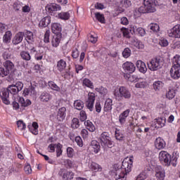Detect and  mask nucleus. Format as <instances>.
<instances>
[{"mask_svg": "<svg viewBox=\"0 0 180 180\" xmlns=\"http://www.w3.org/2000/svg\"><path fill=\"white\" fill-rule=\"evenodd\" d=\"M17 126L18 127H20L21 130H25L26 129V124H25V122H23L22 120L17 122Z\"/></svg>", "mask_w": 180, "mask_h": 180, "instance_id": "nucleus-53", "label": "nucleus"}, {"mask_svg": "<svg viewBox=\"0 0 180 180\" xmlns=\"http://www.w3.org/2000/svg\"><path fill=\"white\" fill-rule=\"evenodd\" d=\"M23 89V83L18 82L15 84H11L6 89H2L0 91V98L5 105H11V98L9 94L11 95H17Z\"/></svg>", "mask_w": 180, "mask_h": 180, "instance_id": "nucleus-1", "label": "nucleus"}, {"mask_svg": "<svg viewBox=\"0 0 180 180\" xmlns=\"http://www.w3.org/2000/svg\"><path fill=\"white\" fill-rule=\"evenodd\" d=\"M59 175L63 176V180H71L74 178V173L72 172H66L65 169H60Z\"/></svg>", "mask_w": 180, "mask_h": 180, "instance_id": "nucleus-12", "label": "nucleus"}, {"mask_svg": "<svg viewBox=\"0 0 180 180\" xmlns=\"http://www.w3.org/2000/svg\"><path fill=\"white\" fill-rule=\"evenodd\" d=\"M65 67H67V63H65V60L61 59L58 62L57 68L58 71H60V72L61 71H64Z\"/></svg>", "mask_w": 180, "mask_h": 180, "instance_id": "nucleus-30", "label": "nucleus"}, {"mask_svg": "<svg viewBox=\"0 0 180 180\" xmlns=\"http://www.w3.org/2000/svg\"><path fill=\"white\" fill-rule=\"evenodd\" d=\"M114 96L116 101L120 102V101H123V98H124V99H130V98H131V93H130V91H129L127 88L120 86L119 89L114 91Z\"/></svg>", "mask_w": 180, "mask_h": 180, "instance_id": "nucleus-2", "label": "nucleus"}, {"mask_svg": "<svg viewBox=\"0 0 180 180\" xmlns=\"http://www.w3.org/2000/svg\"><path fill=\"white\" fill-rule=\"evenodd\" d=\"M121 32H122L124 37H127V39H130V32H129V29L122 27L121 29Z\"/></svg>", "mask_w": 180, "mask_h": 180, "instance_id": "nucleus-47", "label": "nucleus"}, {"mask_svg": "<svg viewBox=\"0 0 180 180\" xmlns=\"http://www.w3.org/2000/svg\"><path fill=\"white\" fill-rule=\"evenodd\" d=\"M131 54V50L130 48H125L122 52V56L124 58H129V56Z\"/></svg>", "mask_w": 180, "mask_h": 180, "instance_id": "nucleus-42", "label": "nucleus"}, {"mask_svg": "<svg viewBox=\"0 0 180 180\" xmlns=\"http://www.w3.org/2000/svg\"><path fill=\"white\" fill-rule=\"evenodd\" d=\"M112 171L113 172H115V176L124 178L125 174H124V172L122 169V166H119L118 165H115Z\"/></svg>", "mask_w": 180, "mask_h": 180, "instance_id": "nucleus-16", "label": "nucleus"}, {"mask_svg": "<svg viewBox=\"0 0 180 180\" xmlns=\"http://www.w3.org/2000/svg\"><path fill=\"white\" fill-rule=\"evenodd\" d=\"M0 76L1 77H8L7 78V81L11 82V81L13 80V77H12V74L8 71L6 67L0 68Z\"/></svg>", "mask_w": 180, "mask_h": 180, "instance_id": "nucleus-13", "label": "nucleus"}, {"mask_svg": "<svg viewBox=\"0 0 180 180\" xmlns=\"http://www.w3.org/2000/svg\"><path fill=\"white\" fill-rule=\"evenodd\" d=\"M155 4V0H143V6Z\"/></svg>", "mask_w": 180, "mask_h": 180, "instance_id": "nucleus-57", "label": "nucleus"}, {"mask_svg": "<svg viewBox=\"0 0 180 180\" xmlns=\"http://www.w3.org/2000/svg\"><path fill=\"white\" fill-rule=\"evenodd\" d=\"M166 120H167L165 119V117H162V118L155 119V122L158 123V124H159L160 127H164L167 122Z\"/></svg>", "mask_w": 180, "mask_h": 180, "instance_id": "nucleus-39", "label": "nucleus"}, {"mask_svg": "<svg viewBox=\"0 0 180 180\" xmlns=\"http://www.w3.org/2000/svg\"><path fill=\"white\" fill-rule=\"evenodd\" d=\"M146 85H147L146 82H139L136 84L135 86L136 88H146Z\"/></svg>", "mask_w": 180, "mask_h": 180, "instance_id": "nucleus-61", "label": "nucleus"}, {"mask_svg": "<svg viewBox=\"0 0 180 180\" xmlns=\"http://www.w3.org/2000/svg\"><path fill=\"white\" fill-rule=\"evenodd\" d=\"M24 37H25V32H20L17 33L12 40L13 44L16 46L17 44L22 43Z\"/></svg>", "mask_w": 180, "mask_h": 180, "instance_id": "nucleus-14", "label": "nucleus"}, {"mask_svg": "<svg viewBox=\"0 0 180 180\" xmlns=\"http://www.w3.org/2000/svg\"><path fill=\"white\" fill-rule=\"evenodd\" d=\"M102 147H108V148H112L115 147V143L112 141V138L109 140L105 142L104 145H101Z\"/></svg>", "mask_w": 180, "mask_h": 180, "instance_id": "nucleus-44", "label": "nucleus"}, {"mask_svg": "<svg viewBox=\"0 0 180 180\" xmlns=\"http://www.w3.org/2000/svg\"><path fill=\"white\" fill-rule=\"evenodd\" d=\"M162 86H164V83L161 81H156L153 83L155 91H160Z\"/></svg>", "mask_w": 180, "mask_h": 180, "instance_id": "nucleus-36", "label": "nucleus"}, {"mask_svg": "<svg viewBox=\"0 0 180 180\" xmlns=\"http://www.w3.org/2000/svg\"><path fill=\"white\" fill-rule=\"evenodd\" d=\"M13 8L15 12H18V11H20V9H22V5H20V4L14 3L13 5Z\"/></svg>", "mask_w": 180, "mask_h": 180, "instance_id": "nucleus-59", "label": "nucleus"}, {"mask_svg": "<svg viewBox=\"0 0 180 180\" xmlns=\"http://www.w3.org/2000/svg\"><path fill=\"white\" fill-rule=\"evenodd\" d=\"M74 108L77 110H82V109H84V102L81 100L75 101Z\"/></svg>", "mask_w": 180, "mask_h": 180, "instance_id": "nucleus-29", "label": "nucleus"}, {"mask_svg": "<svg viewBox=\"0 0 180 180\" xmlns=\"http://www.w3.org/2000/svg\"><path fill=\"white\" fill-rule=\"evenodd\" d=\"M75 141L77 143L79 147H82V146H84V143L82 142V139H81L80 136H76Z\"/></svg>", "mask_w": 180, "mask_h": 180, "instance_id": "nucleus-56", "label": "nucleus"}, {"mask_svg": "<svg viewBox=\"0 0 180 180\" xmlns=\"http://www.w3.org/2000/svg\"><path fill=\"white\" fill-rule=\"evenodd\" d=\"M20 56L25 61H30V60H32V56L27 51H21Z\"/></svg>", "mask_w": 180, "mask_h": 180, "instance_id": "nucleus-32", "label": "nucleus"}, {"mask_svg": "<svg viewBox=\"0 0 180 180\" xmlns=\"http://www.w3.org/2000/svg\"><path fill=\"white\" fill-rule=\"evenodd\" d=\"M41 102H49L51 99V95L47 91H43L39 97Z\"/></svg>", "mask_w": 180, "mask_h": 180, "instance_id": "nucleus-25", "label": "nucleus"}, {"mask_svg": "<svg viewBox=\"0 0 180 180\" xmlns=\"http://www.w3.org/2000/svg\"><path fill=\"white\" fill-rule=\"evenodd\" d=\"M72 56L73 58H78L79 57V51H78L77 49L72 51Z\"/></svg>", "mask_w": 180, "mask_h": 180, "instance_id": "nucleus-63", "label": "nucleus"}, {"mask_svg": "<svg viewBox=\"0 0 180 180\" xmlns=\"http://www.w3.org/2000/svg\"><path fill=\"white\" fill-rule=\"evenodd\" d=\"M65 112H67V108L65 107L60 108L57 114V119L59 122H63L65 119Z\"/></svg>", "mask_w": 180, "mask_h": 180, "instance_id": "nucleus-20", "label": "nucleus"}, {"mask_svg": "<svg viewBox=\"0 0 180 180\" xmlns=\"http://www.w3.org/2000/svg\"><path fill=\"white\" fill-rule=\"evenodd\" d=\"M80 120L81 122H85L86 120V112L84 110L80 112Z\"/></svg>", "mask_w": 180, "mask_h": 180, "instance_id": "nucleus-58", "label": "nucleus"}, {"mask_svg": "<svg viewBox=\"0 0 180 180\" xmlns=\"http://www.w3.org/2000/svg\"><path fill=\"white\" fill-rule=\"evenodd\" d=\"M95 16L98 22H100L101 23H105V17L103 14H101V13H96Z\"/></svg>", "mask_w": 180, "mask_h": 180, "instance_id": "nucleus-41", "label": "nucleus"}, {"mask_svg": "<svg viewBox=\"0 0 180 180\" xmlns=\"http://www.w3.org/2000/svg\"><path fill=\"white\" fill-rule=\"evenodd\" d=\"M24 171H25V174H27L28 175L30 174H32V167L30 166V164H27V165L25 166Z\"/></svg>", "mask_w": 180, "mask_h": 180, "instance_id": "nucleus-54", "label": "nucleus"}, {"mask_svg": "<svg viewBox=\"0 0 180 180\" xmlns=\"http://www.w3.org/2000/svg\"><path fill=\"white\" fill-rule=\"evenodd\" d=\"M110 136H109V134L108 132H103L101 134V137H100V143L102 145H105V141H109L110 139Z\"/></svg>", "mask_w": 180, "mask_h": 180, "instance_id": "nucleus-27", "label": "nucleus"}, {"mask_svg": "<svg viewBox=\"0 0 180 180\" xmlns=\"http://www.w3.org/2000/svg\"><path fill=\"white\" fill-rule=\"evenodd\" d=\"M122 68L127 74H133V72L136 71V66L134 65V63L129 61L123 63Z\"/></svg>", "mask_w": 180, "mask_h": 180, "instance_id": "nucleus-8", "label": "nucleus"}, {"mask_svg": "<svg viewBox=\"0 0 180 180\" xmlns=\"http://www.w3.org/2000/svg\"><path fill=\"white\" fill-rule=\"evenodd\" d=\"M58 18L62 20H68L70 19V12H62L58 13Z\"/></svg>", "mask_w": 180, "mask_h": 180, "instance_id": "nucleus-34", "label": "nucleus"}, {"mask_svg": "<svg viewBox=\"0 0 180 180\" xmlns=\"http://www.w3.org/2000/svg\"><path fill=\"white\" fill-rule=\"evenodd\" d=\"M51 44L53 47H58L60 44V39L58 38V35H54L51 40Z\"/></svg>", "mask_w": 180, "mask_h": 180, "instance_id": "nucleus-35", "label": "nucleus"}, {"mask_svg": "<svg viewBox=\"0 0 180 180\" xmlns=\"http://www.w3.org/2000/svg\"><path fill=\"white\" fill-rule=\"evenodd\" d=\"M131 167H133V160L129 159V162H122V166H121V169L124 172L125 176L131 171Z\"/></svg>", "mask_w": 180, "mask_h": 180, "instance_id": "nucleus-9", "label": "nucleus"}, {"mask_svg": "<svg viewBox=\"0 0 180 180\" xmlns=\"http://www.w3.org/2000/svg\"><path fill=\"white\" fill-rule=\"evenodd\" d=\"M45 9L49 15L54 16V12L57 11H61V6L56 3H51L46 6Z\"/></svg>", "mask_w": 180, "mask_h": 180, "instance_id": "nucleus-7", "label": "nucleus"}, {"mask_svg": "<svg viewBox=\"0 0 180 180\" xmlns=\"http://www.w3.org/2000/svg\"><path fill=\"white\" fill-rule=\"evenodd\" d=\"M63 145H61L60 143H58L56 145V155L57 157H60V155H61V154H63Z\"/></svg>", "mask_w": 180, "mask_h": 180, "instance_id": "nucleus-46", "label": "nucleus"}, {"mask_svg": "<svg viewBox=\"0 0 180 180\" xmlns=\"http://www.w3.org/2000/svg\"><path fill=\"white\" fill-rule=\"evenodd\" d=\"M51 23V17L50 15H47L44 17L39 22V27H47Z\"/></svg>", "mask_w": 180, "mask_h": 180, "instance_id": "nucleus-15", "label": "nucleus"}, {"mask_svg": "<svg viewBox=\"0 0 180 180\" xmlns=\"http://www.w3.org/2000/svg\"><path fill=\"white\" fill-rule=\"evenodd\" d=\"M124 78H126V79H128V81H129L130 82L139 81V77H137V75H131V73L124 75Z\"/></svg>", "mask_w": 180, "mask_h": 180, "instance_id": "nucleus-31", "label": "nucleus"}, {"mask_svg": "<svg viewBox=\"0 0 180 180\" xmlns=\"http://www.w3.org/2000/svg\"><path fill=\"white\" fill-rule=\"evenodd\" d=\"M113 106V101L111 98H107L104 104V112H110Z\"/></svg>", "mask_w": 180, "mask_h": 180, "instance_id": "nucleus-24", "label": "nucleus"}, {"mask_svg": "<svg viewBox=\"0 0 180 180\" xmlns=\"http://www.w3.org/2000/svg\"><path fill=\"white\" fill-rule=\"evenodd\" d=\"M169 37H174L175 39H180V25H175L169 32Z\"/></svg>", "mask_w": 180, "mask_h": 180, "instance_id": "nucleus-11", "label": "nucleus"}, {"mask_svg": "<svg viewBox=\"0 0 180 180\" xmlns=\"http://www.w3.org/2000/svg\"><path fill=\"white\" fill-rule=\"evenodd\" d=\"M49 86H50V88L53 91H60V87H58V86H57V84H56V83H54L53 82H49Z\"/></svg>", "mask_w": 180, "mask_h": 180, "instance_id": "nucleus-50", "label": "nucleus"}, {"mask_svg": "<svg viewBox=\"0 0 180 180\" xmlns=\"http://www.w3.org/2000/svg\"><path fill=\"white\" fill-rule=\"evenodd\" d=\"M90 169L94 172H101V171H102V167L96 162H91Z\"/></svg>", "mask_w": 180, "mask_h": 180, "instance_id": "nucleus-28", "label": "nucleus"}, {"mask_svg": "<svg viewBox=\"0 0 180 180\" xmlns=\"http://www.w3.org/2000/svg\"><path fill=\"white\" fill-rule=\"evenodd\" d=\"M91 146L94 150V153L95 154H98L99 151L101 150V145L99 144V142L96 141H92L91 142Z\"/></svg>", "mask_w": 180, "mask_h": 180, "instance_id": "nucleus-26", "label": "nucleus"}, {"mask_svg": "<svg viewBox=\"0 0 180 180\" xmlns=\"http://www.w3.org/2000/svg\"><path fill=\"white\" fill-rule=\"evenodd\" d=\"M159 44L160 46H161L162 47H167V46H168V41L167 39H161L159 41Z\"/></svg>", "mask_w": 180, "mask_h": 180, "instance_id": "nucleus-62", "label": "nucleus"}, {"mask_svg": "<svg viewBox=\"0 0 180 180\" xmlns=\"http://www.w3.org/2000/svg\"><path fill=\"white\" fill-rule=\"evenodd\" d=\"M136 32L139 34V36H145L146 35V30L143 27H139L136 29Z\"/></svg>", "mask_w": 180, "mask_h": 180, "instance_id": "nucleus-55", "label": "nucleus"}, {"mask_svg": "<svg viewBox=\"0 0 180 180\" xmlns=\"http://www.w3.org/2000/svg\"><path fill=\"white\" fill-rule=\"evenodd\" d=\"M51 30L53 34L56 36L61 35V25L57 22L52 23L51 25Z\"/></svg>", "mask_w": 180, "mask_h": 180, "instance_id": "nucleus-17", "label": "nucleus"}, {"mask_svg": "<svg viewBox=\"0 0 180 180\" xmlns=\"http://www.w3.org/2000/svg\"><path fill=\"white\" fill-rule=\"evenodd\" d=\"M37 94L36 89L33 86H30L28 89H25L23 91L24 96H27V95H30V96H36Z\"/></svg>", "mask_w": 180, "mask_h": 180, "instance_id": "nucleus-19", "label": "nucleus"}, {"mask_svg": "<svg viewBox=\"0 0 180 180\" xmlns=\"http://www.w3.org/2000/svg\"><path fill=\"white\" fill-rule=\"evenodd\" d=\"M149 27L152 32H159L160 31V25L157 23H152L149 25Z\"/></svg>", "mask_w": 180, "mask_h": 180, "instance_id": "nucleus-45", "label": "nucleus"}, {"mask_svg": "<svg viewBox=\"0 0 180 180\" xmlns=\"http://www.w3.org/2000/svg\"><path fill=\"white\" fill-rule=\"evenodd\" d=\"M72 129H78L79 127V120L78 118H73L72 120Z\"/></svg>", "mask_w": 180, "mask_h": 180, "instance_id": "nucleus-43", "label": "nucleus"}, {"mask_svg": "<svg viewBox=\"0 0 180 180\" xmlns=\"http://www.w3.org/2000/svg\"><path fill=\"white\" fill-rule=\"evenodd\" d=\"M83 84L85 85V86H88V88H91V89H94V84L92 82H91V80L88 79H84L83 80Z\"/></svg>", "mask_w": 180, "mask_h": 180, "instance_id": "nucleus-48", "label": "nucleus"}, {"mask_svg": "<svg viewBox=\"0 0 180 180\" xmlns=\"http://www.w3.org/2000/svg\"><path fill=\"white\" fill-rule=\"evenodd\" d=\"M124 138V136L123 135V134L120 132V131L119 130L115 131L116 140H119L120 141H122V140H123Z\"/></svg>", "mask_w": 180, "mask_h": 180, "instance_id": "nucleus-49", "label": "nucleus"}, {"mask_svg": "<svg viewBox=\"0 0 180 180\" xmlns=\"http://www.w3.org/2000/svg\"><path fill=\"white\" fill-rule=\"evenodd\" d=\"M85 126H86L88 130L89 131H95L96 128H95V125H94V124H92V122H91L90 121H86L84 122Z\"/></svg>", "mask_w": 180, "mask_h": 180, "instance_id": "nucleus-38", "label": "nucleus"}, {"mask_svg": "<svg viewBox=\"0 0 180 180\" xmlns=\"http://www.w3.org/2000/svg\"><path fill=\"white\" fill-rule=\"evenodd\" d=\"M157 9L155 8V4L149 6H141L134 11L135 16H141V13H154Z\"/></svg>", "mask_w": 180, "mask_h": 180, "instance_id": "nucleus-5", "label": "nucleus"}, {"mask_svg": "<svg viewBox=\"0 0 180 180\" xmlns=\"http://www.w3.org/2000/svg\"><path fill=\"white\" fill-rule=\"evenodd\" d=\"M159 160L160 162H164L165 165L169 167L171 165V155L168 153L167 151H161L159 153Z\"/></svg>", "mask_w": 180, "mask_h": 180, "instance_id": "nucleus-6", "label": "nucleus"}, {"mask_svg": "<svg viewBox=\"0 0 180 180\" xmlns=\"http://www.w3.org/2000/svg\"><path fill=\"white\" fill-rule=\"evenodd\" d=\"M174 65L170 70V75L174 79H178L180 77V56L176 55L173 59Z\"/></svg>", "mask_w": 180, "mask_h": 180, "instance_id": "nucleus-3", "label": "nucleus"}, {"mask_svg": "<svg viewBox=\"0 0 180 180\" xmlns=\"http://www.w3.org/2000/svg\"><path fill=\"white\" fill-rule=\"evenodd\" d=\"M11 37H12V32H11V31L6 32L3 37L4 43H8L11 41Z\"/></svg>", "mask_w": 180, "mask_h": 180, "instance_id": "nucleus-37", "label": "nucleus"}, {"mask_svg": "<svg viewBox=\"0 0 180 180\" xmlns=\"http://www.w3.org/2000/svg\"><path fill=\"white\" fill-rule=\"evenodd\" d=\"M44 43H50V30H46L44 38Z\"/></svg>", "mask_w": 180, "mask_h": 180, "instance_id": "nucleus-51", "label": "nucleus"}, {"mask_svg": "<svg viewBox=\"0 0 180 180\" xmlns=\"http://www.w3.org/2000/svg\"><path fill=\"white\" fill-rule=\"evenodd\" d=\"M136 67L139 70V72L142 74H146L147 72V66L144 62L141 60H137Z\"/></svg>", "mask_w": 180, "mask_h": 180, "instance_id": "nucleus-21", "label": "nucleus"}, {"mask_svg": "<svg viewBox=\"0 0 180 180\" xmlns=\"http://www.w3.org/2000/svg\"><path fill=\"white\" fill-rule=\"evenodd\" d=\"M120 22L122 25H129V20L126 17L121 18Z\"/></svg>", "mask_w": 180, "mask_h": 180, "instance_id": "nucleus-64", "label": "nucleus"}, {"mask_svg": "<svg viewBox=\"0 0 180 180\" xmlns=\"http://www.w3.org/2000/svg\"><path fill=\"white\" fill-rule=\"evenodd\" d=\"M81 134L83 139H88L89 134L88 130L83 129L81 131Z\"/></svg>", "mask_w": 180, "mask_h": 180, "instance_id": "nucleus-60", "label": "nucleus"}, {"mask_svg": "<svg viewBox=\"0 0 180 180\" xmlns=\"http://www.w3.org/2000/svg\"><path fill=\"white\" fill-rule=\"evenodd\" d=\"M4 67H5L7 71H9L11 74L15 71V65L11 60H6L4 62Z\"/></svg>", "mask_w": 180, "mask_h": 180, "instance_id": "nucleus-23", "label": "nucleus"}, {"mask_svg": "<svg viewBox=\"0 0 180 180\" xmlns=\"http://www.w3.org/2000/svg\"><path fill=\"white\" fill-rule=\"evenodd\" d=\"M88 96L89 98L86 101V106L90 112H92V110H94V103H95V94L89 93Z\"/></svg>", "mask_w": 180, "mask_h": 180, "instance_id": "nucleus-10", "label": "nucleus"}, {"mask_svg": "<svg viewBox=\"0 0 180 180\" xmlns=\"http://www.w3.org/2000/svg\"><path fill=\"white\" fill-rule=\"evenodd\" d=\"M156 178L158 180H164V178H165V172L161 168V167H158L156 169Z\"/></svg>", "mask_w": 180, "mask_h": 180, "instance_id": "nucleus-22", "label": "nucleus"}, {"mask_svg": "<svg viewBox=\"0 0 180 180\" xmlns=\"http://www.w3.org/2000/svg\"><path fill=\"white\" fill-rule=\"evenodd\" d=\"M67 154L69 158H72V157H74V149L71 147H68L67 148Z\"/></svg>", "mask_w": 180, "mask_h": 180, "instance_id": "nucleus-52", "label": "nucleus"}, {"mask_svg": "<svg viewBox=\"0 0 180 180\" xmlns=\"http://www.w3.org/2000/svg\"><path fill=\"white\" fill-rule=\"evenodd\" d=\"M165 141H164V139H161V138H158L156 139L155 141V148H157L158 150H162L164 148H165Z\"/></svg>", "mask_w": 180, "mask_h": 180, "instance_id": "nucleus-18", "label": "nucleus"}, {"mask_svg": "<svg viewBox=\"0 0 180 180\" xmlns=\"http://www.w3.org/2000/svg\"><path fill=\"white\" fill-rule=\"evenodd\" d=\"M164 59L160 56L153 58L148 63V68L150 71H158L160 68H162V64Z\"/></svg>", "mask_w": 180, "mask_h": 180, "instance_id": "nucleus-4", "label": "nucleus"}, {"mask_svg": "<svg viewBox=\"0 0 180 180\" xmlns=\"http://www.w3.org/2000/svg\"><path fill=\"white\" fill-rule=\"evenodd\" d=\"M175 90L169 89L168 92L166 94V97L167 99H174L175 98Z\"/></svg>", "mask_w": 180, "mask_h": 180, "instance_id": "nucleus-40", "label": "nucleus"}, {"mask_svg": "<svg viewBox=\"0 0 180 180\" xmlns=\"http://www.w3.org/2000/svg\"><path fill=\"white\" fill-rule=\"evenodd\" d=\"M19 103H21V106H23L24 108L30 106V105H32V101H30V100H25V98H23L22 97H20Z\"/></svg>", "mask_w": 180, "mask_h": 180, "instance_id": "nucleus-33", "label": "nucleus"}]
</instances>
